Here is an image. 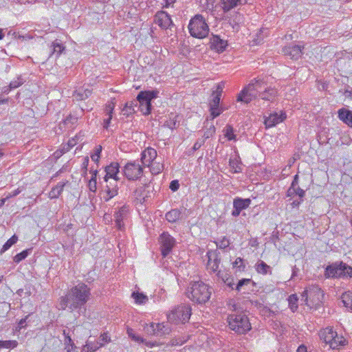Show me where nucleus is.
<instances>
[{"label":"nucleus","mask_w":352,"mask_h":352,"mask_svg":"<svg viewBox=\"0 0 352 352\" xmlns=\"http://www.w3.org/2000/svg\"><path fill=\"white\" fill-rule=\"evenodd\" d=\"M234 313L228 314L227 322L230 330L237 335H245L252 329V325L245 311L239 310L236 305H232Z\"/></svg>","instance_id":"obj_1"},{"label":"nucleus","mask_w":352,"mask_h":352,"mask_svg":"<svg viewBox=\"0 0 352 352\" xmlns=\"http://www.w3.org/2000/svg\"><path fill=\"white\" fill-rule=\"evenodd\" d=\"M211 294L212 287L201 280L190 281L186 290L187 298L198 305H204L207 302Z\"/></svg>","instance_id":"obj_2"},{"label":"nucleus","mask_w":352,"mask_h":352,"mask_svg":"<svg viewBox=\"0 0 352 352\" xmlns=\"http://www.w3.org/2000/svg\"><path fill=\"white\" fill-rule=\"evenodd\" d=\"M267 87V82L265 78H254L238 94L237 101L248 104L257 98Z\"/></svg>","instance_id":"obj_3"},{"label":"nucleus","mask_w":352,"mask_h":352,"mask_svg":"<svg viewBox=\"0 0 352 352\" xmlns=\"http://www.w3.org/2000/svg\"><path fill=\"white\" fill-rule=\"evenodd\" d=\"M71 301L70 311L80 310L87 302L91 295L90 288L85 283H80L68 292Z\"/></svg>","instance_id":"obj_4"},{"label":"nucleus","mask_w":352,"mask_h":352,"mask_svg":"<svg viewBox=\"0 0 352 352\" xmlns=\"http://www.w3.org/2000/svg\"><path fill=\"white\" fill-rule=\"evenodd\" d=\"M325 278H352V267L342 261H338L325 267Z\"/></svg>","instance_id":"obj_5"},{"label":"nucleus","mask_w":352,"mask_h":352,"mask_svg":"<svg viewBox=\"0 0 352 352\" xmlns=\"http://www.w3.org/2000/svg\"><path fill=\"white\" fill-rule=\"evenodd\" d=\"M190 34L197 38H206L209 33V27L201 14H196L190 20L188 25Z\"/></svg>","instance_id":"obj_6"},{"label":"nucleus","mask_w":352,"mask_h":352,"mask_svg":"<svg viewBox=\"0 0 352 352\" xmlns=\"http://www.w3.org/2000/svg\"><path fill=\"white\" fill-rule=\"evenodd\" d=\"M301 300L307 306L318 307L322 302L324 294L322 289L317 285H310L301 294Z\"/></svg>","instance_id":"obj_7"},{"label":"nucleus","mask_w":352,"mask_h":352,"mask_svg":"<svg viewBox=\"0 0 352 352\" xmlns=\"http://www.w3.org/2000/svg\"><path fill=\"white\" fill-rule=\"evenodd\" d=\"M159 91L157 89L141 91L138 93L136 100L139 104V110L143 115L147 116L152 110L151 101L158 97Z\"/></svg>","instance_id":"obj_8"},{"label":"nucleus","mask_w":352,"mask_h":352,"mask_svg":"<svg viewBox=\"0 0 352 352\" xmlns=\"http://www.w3.org/2000/svg\"><path fill=\"white\" fill-rule=\"evenodd\" d=\"M192 314L191 306L188 304H182L175 307L168 315V319L175 323L187 322Z\"/></svg>","instance_id":"obj_9"},{"label":"nucleus","mask_w":352,"mask_h":352,"mask_svg":"<svg viewBox=\"0 0 352 352\" xmlns=\"http://www.w3.org/2000/svg\"><path fill=\"white\" fill-rule=\"evenodd\" d=\"M124 177L130 181H137L143 175L144 168L138 160L128 162L122 168Z\"/></svg>","instance_id":"obj_10"},{"label":"nucleus","mask_w":352,"mask_h":352,"mask_svg":"<svg viewBox=\"0 0 352 352\" xmlns=\"http://www.w3.org/2000/svg\"><path fill=\"white\" fill-rule=\"evenodd\" d=\"M160 251L164 258L166 257L173 250L176 241L168 232H163L159 237Z\"/></svg>","instance_id":"obj_11"},{"label":"nucleus","mask_w":352,"mask_h":352,"mask_svg":"<svg viewBox=\"0 0 352 352\" xmlns=\"http://www.w3.org/2000/svg\"><path fill=\"white\" fill-rule=\"evenodd\" d=\"M304 48V45L289 43L284 46L281 51L284 56L289 57L292 60H297L301 58Z\"/></svg>","instance_id":"obj_12"},{"label":"nucleus","mask_w":352,"mask_h":352,"mask_svg":"<svg viewBox=\"0 0 352 352\" xmlns=\"http://www.w3.org/2000/svg\"><path fill=\"white\" fill-rule=\"evenodd\" d=\"M207 267L213 272H219V267L221 263L220 252L217 250H209L207 252Z\"/></svg>","instance_id":"obj_13"},{"label":"nucleus","mask_w":352,"mask_h":352,"mask_svg":"<svg viewBox=\"0 0 352 352\" xmlns=\"http://www.w3.org/2000/svg\"><path fill=\"white\" fill-rule=\"evenodd\" d=\"M154 22L163 30H167L174 25L170 16L163 10L157 12L154 16Z\"/></svg>","instance_id":"obj_14"},{"label":"nucleus","mask_w":352,"mask_h":352,"mask_svg":"<svg viewBox=\"0 0 352 352\" xmlns=\"http://www.w3.org/2000/svg\"><path fill=\"white\" fill-rule=\"evenodd\" d=\"M251 199L250 198L243 199L241 197H236L233 200V210L232 215L234 217L239 216L241 212L248 208L251 204Z\"/></svg>","instance_id":"obj_15"},{"label":"nucleus","mask_w":352,"mask_h":352,"mask_svg":"<svg viewBox=\"0 0 352 352\" xmlns=\"http://www.w3.org/2000/svg\"><path fill=\"white\" fill-rule=\"evenodd\" d=\"M157 156L156 150L152 147H148L141 153L140 162L143 166L149 167Z\"/></svg>","instance_id":"obj_16"},{"label":"nucleus","mask_w":352,"mask_h":352,"mask_svg":"<svg viewBox=\"0 0 352 352\" xmlns=\"http://www.w3.org/2000/svg\"><path fill=\"white\" fill-rule=\"evenodd\" d=\"M106 175L104 177V180L108 182L109 179H113L115 183H118L120 178L118 174L120 172V165L118 162H111L109 165L105 167Z\"/></svg>","instance_id":"obj_17"},{"label":"nucleus","mask_w":352,"mask_h":352,"mask_svg":"<svg viewBox=\"0 0 352 352\" xmlns=\"http://www.w3.org/2000/svg\"><path fill=\"white\" fill-rule=\"evenodd\" d=\"M286 119L285 113L281 112L280 114L275 112L270 113L268 117L265 119L264 124L267 128H270L276 126L277 124L282 122Z\"/></svg>","instance_id":"obj_18"},{"label":"nucleus","mask_w":352,"mask_h":352,"mask_svg":"<svg viewBox=\"0 0 352 352\" xmlns=\"http://www.w3.org/2000/svg\"><path fill=\"white\" fill-rule=\"evenodd\" d=\"M210 43L211 49L216 50L219 53L225 51L228 46L227 41L221 39L218 35H212Z\"/></svg>","instance_id":"obj_19"},{"label":"nucleus","mask_w":352,"mask_h":352,"mask_svg":"<svg viewBox=\"0 0 352 352\" xmlns=\"http://www.w3.org/2000/svg\"><path fill=\"white\" fill-rule=\"evenodd\" d=\"M129 212V207L126 206H122L118 211L115 212L113 217L115 219L116 226L119 230H122L124 226L123 220L126 217Z\"/></svg>","instance_id":"obj_20"},{"label":"nucleus","mask_w":352,"mask_h":352,"mask_svg":"<svg viewBox=\"0 0 352 352\" xmlns=\"http://www.w3.org/2000/svg\"><path fill=\"white\" fill-rule=\"evenodd\" d=\"M248 0H221L222 10L224 13L230 11L232 9L239 6L248 3Z\"/></svg>","instance_id":"obj_21"},{"label":"nucleus","mask_w":352,"mask_h":352,"mask_svg":"<svg viewBox=\"0 0 352 352\" xmlns=\"http://www.w3.org/2000/svg\"><path fill=\"white\" fill-rule=\"evenodd\" d=\"M147 331L155 336H162L168 333V327L163 323H151Z\"/></svg>","instance_id":"obj_22"},{"label":"nucleus","mask_w":352,"mask_h":352,"mask_svg":"<svg viewBox=\"0 0 352 352\" xmlns=\"http://www.w3.org/2000/svg\"><path fill=\"white\" fill-rule=\"evenodd\" d=\"M104 192L103 199L105 201L113 198L118 192V183H115L114 181L110 182L109 184H107Z\"/></svg>","instance_id":"obj_23"},{"label":"nucleus","mask_w":352,"mask_h":352,"mask_svg":"<svg viewBox=\"0 0 352 352\" xmlns=\"http://www.w3.org/2000/svg\"><path fill=\"white\" fill-rule=\"evenodd\" d=\"M50 48L51 53L50 57L54 56L56 59L65 51V46L58 39H56L52 43Z\"/></svg>","instance_id":"obj_24"},{"label":"nucleus","mask_w":352,"mask_h":352,"mask_svg":"<svg viewBox=\"0 0 352 352\" xmlns=\"http://www.w3.org/2000/svg\"><path fill=\"white\" fill-rule=\"evenodd\" d=\"M333 336H336V331L333 330V327H328L319 331L320 339L329 345L332 341Z\"/></svg>","instance_id":"obj_25"},{"label":"nucleus","mask_w":352,"mask_h":352,"mask_svg":"<svg viewBox=\"0 0 352 352\" xmlns=\"http://www.w3.org/2000/svg\"><path fill=\"white\" fill-rule=\"evenodd\" d=\"M338 118L349 127H352V111L341 108L338 111Z\"/></svg>","instance_id":"obj_26"},{"label":"nucleus","mask_w":352,"mask_h":352,"mask_svg":"<svg viewBox=\"0 0 352 352\" xmlns=\"http://www.w3.org/2000/svg\"><path fill=\"white\" fill-rule=\"evenodd\" d=\"M68 183L67 180L58 182L49 192L48 197L51 199H57L63 192L65 186Z\"/></svg>","instance_id":"obj_27"},{"label":"nucleus","mask_w":352,"mask_h":352,"mask_svg":"<svg viewBox=\"0 0 352 352\" xmlns=\"http://www.w3.org/2000/svg\"><path fill=\"white\" fill-rule=\"evenodd\" d=\"M276 96V90L268 86L267 88L263 91L257 98L272 102L275 100Z\"/></svg>","instance_id":"obj_28"},{"label":"nucleus","mask_w":352,"mask_h":352,"mask_svg":"<svg viewBox=\"0 0 352 352\" xmlns=\"http://www.w3.org/2000/svg\"><path fill=\"white\" fill-rule=\"evenodd\" d=\"M91 94V91L90 89L79 87L74 92L73 97L77 101H82L88 98Z\"/></svg>","instance_id":"obj_29"},{"label":"nucleus","mask_w":352,"mask_h":352,"mask_svg":"<svg viewBox=\"0 0 352 352\" xmlns=\"http://www.w3.org/2000/svg\"><path fill=\"white\" fill-rule=\"evenodd\" d=\"M255 270L257 273L263 275L272 274V267L262 260H258L256 262L255 264Z\"/></svg>","instance_id":"obj_30"},{"label":"nucleus","mask_w":352,"mask_h":352,"mask_svg":"<svg viewBox=\"0 0 352 352\" xmlns=\"http://www.w3.org/2000/svg\"><path fill=\"white\" fill-rule=\"evenodd\" d=\"M179 116L173 113L168 115V118L164 122L163 126L174 130L179 127V123L177 120Z\"/></svg>","instance_id":"obj_31"},{"label":"nucleus","mask_w":352,"mask_h":352,"mask_svg":"<svg viewBox=\"0 0 352 352\" xmlns=\"http://www.w3.org/2000/svg\"><path fill=\"white\" fill-rule=\"evenodd\" d=\"M84 136V133L82 132H80L79 133L76 134L74 138L69 139L68 140L67 145L63 146V150L64 153L68 152L72 148H73L75 145L77 144L78 141H82Z\"/></svg>","instance_id":"obj_32"},{"label":"nucleus","mask_w":352,"mask_h":352,"mask_svg":"<svg viewBox=\"0 0 352 352\" xmlns=\"http://www.w3.org/2000/svg\"><path fill=\"white\" fill-rule=\"evenodd\" d=\"M347 341L345 338L342 336L338 334L336 332V336L333 337V340L331 342L329 346L332 349H338L340 346H344L346 344Z\"/></svg>","instance_id":"obj_33"},{"label":"nucleus","mask_w":352,"mask_h":352,"mask_svg":"<svg viewBox=\"0 0 352 352\" xmlns=\"http://www.w3.org/2000/svg\"><path fill=\"white\" fill-rule=\"evenodd\" d=\"M137 106L138 101L136 100L127 102L122 109V111L124 116L129 117L130 115H132L135 112V107Z\"/></svg>","instance_id":"obj_34"},{"label":"nucleus","mask_w":352,"mask_h":352,"mask_svg":"<svg viewBox=\"0 0 352 352\" xmlns=\"http://www.w3.org/2000/svg\"><path fill=\"white\" fill-rule=\"evenodd\" d=\"M182 215V211L179 209H172L166 213V219L170 223H175L179 220Z\"/></svg>","instance_id":"obj_35"},{"label":"nucleus","mask_w":352,"mask_h":352,"mask_svg":"<svg viewBox=\"0 0 352 352\" xmlns=\"http://www.w3.org/2000/svg\"><path fill=\"white\" fill-rule=\"evenodd\" d=\"M341 300L344 306L352 311V292L347 291L344 292L341 296Z\"/></svg>","instance_id":"obj_36"},{"label":"nucleus","mask_w":352,"mask_h":352,"mask_svg":"<svg viewBox=\"0 0 352 352\" xmlns=\"http://www.w3.org/2000/svg\"><path fill=\"white\" fill-rule=\"evenodd\" d=\"M268 34V30L267 28H261L257 32L252 40L253 45H259L263 43L265 37Z\"/></svg>","instance_id":"obj_37"},{"label":"nucleus","mask_w":352,"mask_h":352,"mask_svg":"<svg viewBox=\"0 0 352 352\" xmlns=\"http://www.w3.org/2000/svg\"><path fill=\"white\" fill-rule=\"evenodd\" d=\"M288 303H289V307L292 310V312H295L298 306V297L297 294H293L289 296L288 297Z\"/></svg>","instance_id":"obj_38"},{"label":"nucleus","mask_w":352,"mask_h":352,"mask_svg":"<svg viewBox=\"0 0 352 352\" xmlns=\"http://www.w3.org/2000/svg\"><path fill=\"white\" fill-rule=\"evenodd\" d=\"M18 241V236L16 234H14L11 236L3 245L1 249L0 253L3 254L8 250H9L14 244H15Z\"/></svg>","instance_id":"obj_39"},{"label":"nucleus","mask_w":352,"mask_h":352,"mask_svg":"<svg viewBox=\"0 0 352 352\" xmlns=\"http://www.w3.org/2000/svg\"><path fill=\"white\" fill-rule=\"evenodd\" d=\"M78 122V117L69 114L63 121V124L68 128L74 127Z\"/></svg>","instance_id":"obj_40"},{"label":"nucleus","mask_w":352,"mask_h":352,"mask_svg":"<svg viewBox=\"0 0 352 352\" xmlns=\"http://www.w3.org/2000/svg\"><path fill=\"white\" fill-rule=\"evenodd\" d=\"M229 165L234 170V173H239L242 172V163L240 160L230 159Z\"/></svg>","instance_id":"obj_41"},{"label":"nucleus","mask_w":352,"mask_h":352,"mask_svg":"<svg viewBox=\"0 0 352 352\" xmlns=\"http://www.w3.org/2000/svg\"><path fill=\"white\" fill-rule=\"evenodd\" d=\"M32 252V249L23 250L21 252L14 256L13 261L16 263H19L24 260Z\"/></svg>","instance_id":"obj_42"},{"label":"nucleus","mask_w":352,"mask_h":352,"mask_svg":"<svg viewBox=\"0 0 352 352\" xmlns=\"http://www.w3.org/2000/svg\"><path fill=\"white\" fill-rule=\"evenodd\" d=\"M224 135L228 140H236L234 130L231 125H227L223 130Z\"/></svg>","instance_id":"obj_43"},{"label":"nucleus","mask_w":352,"mask_h":352,"mask_svg":"<svg viewBox=\"0 0 352 352\" xmlns=\"http://www.w3.org/2000/svg\"><path fill=\"white\" fill-rule=\"evenodd\" d=\"M217 245V247L219 249L224 250L229 247L230 245V239L224 236L221 239H219L218 241L214 242Z\"/></svg>","instance_id":"obj_44"},{"label":"nucleus","mask_w":352,"mask_h":352,"mask_svg":"<svg viewBox=\"0 0 352 352\" xmlns=\"http://www.w3.org/2000/svg\"><path fill=\"white\" fill-rule=\"evenodd\" d=\"M18 346L16 340H0V349H14Z\"/></svg>","instance_id":"obj_45"},{"label":"nucleus","mask_w":352,"mask_h":352,"mask_svg":"<svg viewBox=\"0 0 352 352\" xmlns=\"http://www.w3.org/2000/svg\"><path fill=\"white\" fill-rule=\"evenodd\" d=\"M132 296L135 299V302L140 305L144 304L148 300V297L142 293L133 292Z\"/></svg>","instance_id":"obj_46"},{"label":"nucleus","mask_w":352,"mask_h":352,"mask_svg":"<svg viewBox=\"0 0 352 352\" xmlns=\"http://www.w3.org/2000/svg\"><path fill=\"white\" fill-rule=\"evenodd\" d=\"M149 167L153 175H158L164 170V164L160 162L151 164Z\"/></svg>","instance_id":"obj_47"},{"label":"nucleus","mask_w":352,"mask_h":352,"mask_svg":"<svg viewBox=\"0 0 352 352\" xmlns=\"http://www.w3.org/2000/svg\"><path fill=\"white\" fill-rule=\"evenodd\" d=\"M116 99L111 98L105 106V112L107 116L111 115L113 116V111L116 107Z\"/></svg>","instance_id":"obj_48"},{"label":"nucleus","mask_w":352,"mask_h":352,"mask_svg":"<svg viewBox=\"0 0 352 352\" xmlns=\"http://www.w3.org/2000/svg\"><path fill=\"white\" fill-rule=\"evenodd\" d=\"M71 301L69 300V294L62 296L60 300V306L62 309H65L68 307L70 309Z\"/></svg>","instance_id":"obj_49"},{"label":"nucleus","mask_w":352,"mask_h":352,"mask_svg":"<svg viewBox=\"0 0 352 352\" xmlns=\"http://www.w3.org/2000/svg\"><path fill=\"white\" fill-rule=\"evenodd\" d=\"M223 109L221 108L219 106L210 107L211 119L213 120L215 118L218 117L223 112Z\"/></svg>","instance_id":"obj_50"},{"label":"nucleus","mask_w":352,"mask_h":352,"mask_svg":"<svg viewBox=\"0 0 352 352\" xmlns=\"http://www.w3.org/2000/svg\"><path fill=\"white\" fill-rule=\"evenodd\" d=\"M252 280L250 278H242L239 280L237 283L235 289L238 292H241L242 288L245 285H248V284L251 283Z\"/></svg>","instance_id":"obj_51"},{"label":"nucleus","mask_w":352,"mask_h":352,"mask_svg":"<svg viewBox=\"0 0 352 352\" xmlns=\"http://www.w3.org/2000/svg\"><path fill=\"white\" fill-rule=\"evenodd\" d=\"M234 268H237L239 271H243L245 265L243 264V259L241 257L236 258L235 261L232 263Z\"/></svg>","instance_id":"obj_52"},{"label":"nucleus","mask_w":352,"mask_h":352,"mask_svg":"<svg viewBox=\"0 0 352 352\" xmlns=\"http://www.w3.org/2000/svg\"><path fill=\"white\" fill-rule=\"evenodd\" d=\"M212 98L209 102V107H218L220 104L221 97L219 94H212Z\"/></svg>","instance_id":"obj_53"},{"label":"nucleus","mask_w":352,"mask_h":352,"mask_svg":"<svg viewBox=\"0 0 352 352\" xmlns=\"http://www.w3.org/2000/svg\"><path fill=\"white\" fill-rule=\"evenodd\" d=\"M186 342V340H184V338L178 337V338H173L170 342L169 344L172 346H181L183 344H184Z\"/></svg>","instance_id":"obj_54"},{"label":"nucleus","mask_w":352,"mask_h":352,"mask_svg":"<svg viewBox=\"0 0 352 352\" xmlns=\"http://www.w3.org/2000/svg\"><path fill=\"white\" fill-rule=\"evenodd\" d=\"M215 133V127L214 125H211L206 131H204L203 138L204 141L209 138L212 137Z\"/></svg>","instance_id":"obj_55"},{"label":"nucleus","mask_w":352,"mask_h":352,"mask_svg":"<svg viewBox=\"0 0 352 352\" xmlns=\"http://www.w3.org/2000/svg\"><path fill=\"white\" fill-rule=\"evenodd\" d=\"M87 187L90 192L93 193H96L97 190V180L94 179H90L88 181Z\"/></svg>","instance_id":"obj_56"},{"label":"nucleus","mask_w":352,"mask_h":352,"mask_svg":"<svg viewBox=\"0 0 352 352\" xmlns=\"http://www.w3.org/2000/svg\"><path fill=\"white\" fill-rule=\"evenodd\" d=\"M24 83V80L21 77H17L16 80H12L10 82V87L16 89L22 85Z\"/></svg>","instance_id":"obj_57"},{"label":"nucleus","mask_w":352,"mask_h":352,"mask_svg":"<svg viewBox=\"0 0 352 352\" xmlns=\"http://www.w3.org/2000/svg\"><path fill=\"white\" fill-rule=\"evenodd\" d=\"M89 344L91 345V346H90V349L92 350L90 352H96L100 348H101L102 346H104L103 343H100L99 342H91L90 340H89Z\"/></svg>","instance_id":"obj_58"},{"label":"nucleus","mask_w":352,"mask_h":352,"mask_svg":"<svg viewBox=\"0 0 352 352\" xmlns=\"http://www.w3.org/2000/svg\"><path fill=\"white\" fill-rule=\"evenodd\" d=\"M29 316L30 315H27L25 318L20 320L18 324V327L16 328L17 331H20L21 329L25 328L27 320L29 318Z\"/></svg>","instance_id":"obj_59"},{"label":"nucleus","mask_w":352,"mask_h":352,"mask_svg":"<svg viewBox=\"0 0 352 352\" xmlns=\"http://www.w3.org/2000/svg\"><path fill=\"white\" fill-rule=\"evenodd\" d=\"M111 341L110 337L108 336L107 333H103L100 335L99 338V342L100 343H108Z\"/></svg>","instance_id":"obj_60"},{"label":"nucleus","mask_w":352,"mask_h":352,"mask_svg":"<svg viewBox=\"0 0 352 352\" xmlns=\"http://www.w3.org/2000/svg\"><path fill=\"white\" fill-rule=\"evenodd\" d=\"M169 188L173 192L177 191L179 188V181L177 179L171 181L169 185Z\"/></svg>","instance_id":"obj_61"},{"label":"nucleus","mask_w":352,"mask_h":352,"mask_svg":"<svg viewBox=\"0 0 352 352\" xmlns=\"http://www.w3.org/2000/svg\"><path fill=\"white\" fill-rule=\"evenodd\" d=\"M224 87H225L224 82L222 81V82H219L217 86L216 91H214L213 94H219V96H221Z\"/></svg>","instance_id":"obj_62"},{"label":"nucleus","mask_w":352,"mask_h":352,"mask_svg":"<svg viewBox=\"0 0 352 352\" xmlns=\"http://www.w3.org/2000/svg\"><path fill=\"white\" fill-rule=\"evenodd\" d=\"M205 141L203 139H199L196 141V142L192 146V150L194 151L199 149L201 146L204 144Z\"/></svg>","instance_id":"obj_63"},{"label":"nucleus","mask_w":352,"mask_h":352,"mask_svg":"<svg viewBox=\"0 0 352 352\" xmlns=\"http://www.w3.org/2000/svg\"><path fill=\"white\" fill-rule=\"evenodd\" d=\"M296 195H298L299 198H303L305 195V191L300 188L298 186H295Z\"/></svg>","instance_id":"obj_64"}]
</instances>
